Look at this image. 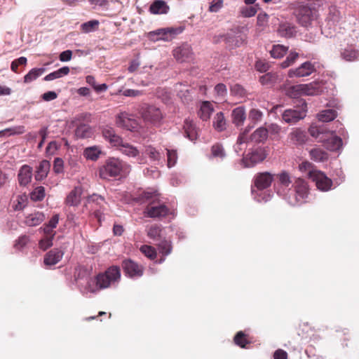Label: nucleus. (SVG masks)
I'll return each mask as SVG.
<instances>
[{"label": "nucleus", "instance_id": "obj_1", "mask_svg": "<svg viewBox=\"0 0 359 359\" xmlns=\"http://www.w3.org/2000/svg\"><path fill=\"white\" fill-rule=\"evenodd\" d=\"M102 135L112 147H118L123 154L130 158H136L137 163L140 164L144 163L145 158L143 155H140V151L137 148L129 143L123 142V140L115 133L112 128H104L102 130Z\"/></svg>", "mask_w": 359, "mask_h": 359}, {"label": "nucleus", "instance_id": "obj_2", "mask_svg": "<svg viewBox=\"0 0 359 359\" xmlns=\"http://www.w3.org/2000/svg\"><path fill=\"white\" fill-rule=\"evenodd\" d=\"M130 165L118 158H111L100 169V176L102 179L111 177L125 176L130 172Z\"/></svg>", "mask_w": 359, "mask_h": 359}, {"label": "nucleus", "instance_id": "obj_3", "mask_svg": "<svg viewBox=\"0 0 359 359\" xmlns=\"http://www.w3.org/2000/svg\"><path fill=\"white\" fill-rule=\"evenodd\" d=\"M144 198L146 200H151L147 208L145 213L151 218L163 217L169 215L168 208L163 203H161L158 199V194L156 192L147 191L144 194ZM172 214V212H170Z\"/></svg>", "mask_w": 359, "mask_h": 359}, {"label": "nucleus", "instance_id": "obj_4", "mask_svg": "<svg viewBox=\"0 0 359 359\" xmlns=\"http://www.w3.org/2000/svg\"><path fill=\"white\" fill-rule=\"evenodd\" d=\"M101 289L114 286L121 278V271L118 267H109L105 272L97 275Z\"/></svg>", "mask_w": 359, "mask_h": 359}, {"label": "nucleus", "instance_id": "obj_5", "mask_svg": "<svg viewBox=\"0 0 359 359\" xmlns=\"http://www.w3.org/2000/svg\"><path fill=\"white\" fill-rule=\"evenodd\" d=\"M307 113V104L306 102H303L301 107L297 109H286L283 115V119L285 122L293 124L299 121L304 118Z\"/></svg>", "mask_w": 359, "mask_h": 359}, {"label": "nucleus", "instance_id": "obj_6", "mask_svg": "<svg viewBox=\"0 0 359 359\" xmlns=\"http://www.w3.org/2000/svg\"><path fill=\"white\" fill-rule=\"evenodd\" d=\"M142 118L145 122L156 124L163 118L159 108L154 105L143 104L140 109Z\"/></svg>", "mask_w": 359, "mask_h": 359}, {"label": "nucleus", "instance_id": "obj_7", "mask_svg": "<svg viewBox=\"0 0 359 359\" xmlns=\"http://www.w3.org/2000/svg\"><path fill=\"white\" fill-rule=\"evenodd\" d=\"M294 189L295 198L289 201V203L292 205H297L302 203L304 201V199L307 197L309 193L307 184L301 178L296 180L294 182Z\"/></svg>", "mask_w": 359, "mask_h": 359}, {"label": "nucleus", "instance_id": "obj_8", "mask_svg": "<svg viewBox=\"0 0 359 359\" xmlns=\"http://www.w3.org/2000/svg\"><path fill=\"white\" fill-rule=\"evenodd\" d=\"M310 179L316 183L318 189L327 191L331 189L332 181L320 170L311 172Z\"/></svg>", "mask_w": 359, "mask_h": 359}, {"label": "nucleus", "instance_id": "obj_9", "mask_svg": "<svg viewBox=\"0 0 359 359\" xmlns=\"http://www.w3.org/2000/svg\"><path fill=\"white\" fill-rule=\"evenodd\" d=\"M116 123L117 126L130 131L135 130L138 126L134 116L126 111L121 112L116 116Z\"/></svg>", "mask_w": 359, "mask_h": 359}, {"label": "nucleus", "instance_id": "obj_10", "mask_svg": "<svg viewBox=\"0 0 359 359\" xmlns=\"http://www.w3.org/2000/svg\"><path fill=\"white\" fill-rule=\"evenodd\" d=\"M266 157L265 151L263 149H257L249 153L241 160V163L245 168H250L263 161Z\"/></svg>", "mask_w": 359, "mask_h": 359}, {"label": "nucleus", "instance_id": "obj_11", "mask_svg": "<svg viewBox=\"0 0 359 359\" xmlns=\"http://www.w3.org/2000/svg\"><path fill=\"white\" fill-rule=\"evenodd\" d=\"M175 29H161L149 33V38L154 41H168L172 40L175 35L177 34Z\"/></svg>", "mask_w": 359, "mask_h": 359}, {"label": "nucleus", "instance_id": "obj_12", "mask_svg": "<svg viewBox=\"0 0 359 359\" xmlns=\"http://www.w3.org/2000/svg\"><path fill=\"white\" fill-rule=\"evenodd\" d=\"M336 131H327L325 142H322L325 148L330 151H338L342 147V140L340 137L336 136L334 133Z\"/></svg>", "mask_w": 359, "mask_h": 359}, {"label": "nucleus", "instance_id": "obj_13", "mask_svg": "<svg viewBox=\"0 0 359 359\" xmlns=\"http://www.w3.org/2000/svg\"><path fill=\"white\" fill-rule=\"evenodd\" d=\"M297 19L304 27L309 26L313 20V11L307 6H302L297 11Z\"/></svg>", "mask_w": 359, "mask_h": 359}, {"label": "nucleus", "instance_id": "obj_14", "mask_svg": "<svg viewBox=\"0 0 359 359\" xmlns=\"http://www.w3.org/2000/svg\"><path fill=\"white\" fill-rule=\"evenodd\" d=\"M173 55L179 62H187L192 57L191 48L189 44H182L173 50Z\"/></svg>", "mask_w": 359, "mask_h": 359}, {"label": "nucleus", "instance_id": "obj_15", "mask_svg": "<svg viewBox=\"0 0 359 359\" xmlns=\"http://www.w3.org/2000/svg\"><path fill=\"white\" fill-rule=\"evenodd\" d=\"M313 71V65L309 62H306L297 69H290L288 72V76L290 78L307 76Z\"/></svg>", "mask_w": 359, "mask_h": 359}, {"label": "nucleus", "instance_id": "obj_16", "mask_svg": "<svg viewBox=\"0 0 359 359\" xmlns=\"http://www.w3.org/2000/svg\"><path fill=\"white\" fill-rule=\"evenodd\" d=\"M125 273L131 278L140 277L143 273V268L132 260H126L123 263Z\"/></svg>", "mask_w": 359, "mask_h": 359}, {"label": "nucleus", "instance_id": "obj_17", "mask_svg": "<svg viewBox=\"0 0 359 359\" xmlns=\"http://www.w3.org/2000/svg\"><path fill=\"white\" fill-rule=\"evenodd\" d=\"M302 85L304 96L317 95L323 92L324 83L322 81H315Z\"/></svg>", "mask_w": 359, "mask_h": 359}, {"label": "nucleus", "instance_id": "obj_18", "mask_svg": "<svg viewBox=\"0 0 359 359\" xmlns=\"http://www.w3.org/2000/svg\"><path fill=\"white\" fill-rule=\"evenodd\" d=\"M82 192L83 190L81 187H74L67 196L65 203L69 206L79 205L81 203Z\"/></svg>", "mask_w": 359, "mask_h": 359}, {"label": "nucleus", "instance_id": "obj_19", "mask_svg": "<svg viewBox=\"0 0 359 359\" xmlns=\"http://www.w3.org/2000/svg\"><path fill=\"white\" fill-rule=\"evenodd\" d=\"M273 181V175L269 172L258 174L255 179V184L259 190L269 187Z\"/></svg>", "mask_w": 359, "mask_h": 359}, {"label": "nucleus", "instance_id": "obj_20", "mask_svg": "<svg viewBox=\"0 0 359 359\" xmlns=\"http://www.w3.org/2000/svg\"><path fill=\"white\" fill-rule=\"evenodd\" d=\"M18 177L21 186L27 185L32 177V168L28 165H22L19 170Z\"/></svg>", "mask_w": 359, "mask_h": 359}, {"label": "nucleus", "instance_id": "obj_21", "mask_svg": "<svg viewBox=\"0 0 359 359\" xmlns=\"http://www.w3.org/2000/svg\"><path fill=\"white\" fill-rule=\"evenodd\" d=\"M63 256V252L58 250L54 249L48 252L44 257V264L46 266H53L58 263Z\"/></svg>", "mask_w": 359, "mask_h": 359}, {"label": "nucleus", "instance_id": "obj_22", "mask_svg": "<svg viewBox=\"0 0 359 359\" xmlns=\"http://www.w3.org/2000/svg\"><path fill=\"white\" fill-rule=\"evenodd\" d=\"M101 287L98 283V278L96 276L94 278H90L88 280L86 285L81 289V292L83 294H88V293H97L100 291Z\"/></svg>", "mask_w": 359, "mask_h": 359}, {"label": "nucleus", "instance_id": "obj_23", "mask_svg": "<svg viewBox=\"0 0 359 359\" xmlns=\"http://www.w3.org/2000/svg\"><path fill=\"white\" fill-rule=\"evenodd\" d=\"M50 168V163L48 161L43 160L42 161L39 166L36 168L35 179L36 180L40 181L45 179Z\"/></svg>", "mask_w": 359, "mask_h": 359}, {"label": "nucleus", "instance_id": "obj_24", "mask_svg": "<svg viewBox=\"0 0 359 359\" xmlns=\"http://www.w3.org/2000/svg\"><path fill=\"white\" fill-rule=\"evenodd\" d=\"M233 123L236 126H241L243 124L245 118V110L243 107L235 108L231 113Z\"/></svg>", "mask_w": 359, "mask_h": 359}, {"label": "nucleus", "instance_id": "obj_25", "mask_svg": "<svg viewBox=\"0 0 359 359\" xmlns=\"http://www.w3.org/2000/svg\"><path fill=\"white\" fill-rule=\"evenodd\" d=\"M289 138L294 144H302L306 140V135L304 130L295 128L290 133Z\"/></svg>", "mask_w": 359, "mask_h": 359}, {"label": "nucleus", "instance_id": "obj_26", "mask_svg": "<svg viewBox=\"0 0 359 359\" xmlns=\"http://www.w3.org/2000/svg\"><path fill=\"white\" fill-rule=\"evenodd\" d=\"M252 127L253 126H248L240 133L237 142L234 147V149L236 153H239L245 149L244 146L248 140V135Z\"/></svg>", "mask_w": 359, "mask_h": 359}, {"label": "nucleus", "instance_id": "obj_27", "mask_svg": "<svg viewBox=\"0 0 359 359\" xmlns=\"http://www.w3.org/2000/svg\"><path fill=\"white\" fill-rule=\"evenodd\" d=\"M268 137V130L265 127L256 129L250 136V140L256 143L264 142Z\"/></svg>", "mask_w": 359, "mask_h": 359}, {"label": "nucleus", "instance_id": "obj_28", "mask_svg": "<svg viewBox=\"0 0 359 359\" xmlns=\"http://www.w3.org/2000/svg\"><path fill=\"white\" fill-rule=\"evenodd\" d=\"M311 159L316 162H324L328 159V154L323 149L316 147L309 151Z\"/></svg>", "mask_w": 359, "mask_h": 359}, {"label": "nucleus", "instance_id": "obj_29", "mask_svg": "<svg viewBox=\"0 0 359 359\" xmlns=\"http://www.w3.org/2000/svg\"><path fill=\"white\" fill-rule=\"evenodd\" d=\"M184 129L185 131L186 137H188L191 141H194L195 140L197 139L198 133L192 120H185L184 124Z\"/></svg>", "mask_w": 359, "mask_h": 359}, {"label": "nucleus", "instance_id": "obj_30", "mask_svg": "<svg viewBox=\"0 0 359 359\" xmlns=\"http://www.w3.org/2000/svg\"><path fill=\"white\" fill-rule=\"evenodd\" d=\"M169 7L166 3L161 0H156L149 8V11L153 14H165L168 13Z\"/></svg>", "mask_w": 359, "mask_h": 359}, {"label": "nucleus", "instance_id": "obj_31", "mask_svg": "<svg viewBox=\"0 0 359 359\" xmlns=\"http://www.w3.org/2000/svg\"><path fill=\"white\" fill-rule=\"evenodd\" d=\"M44 215L40 212H34L28 215L25 218V223L29 226H37L44 220Z\"/></svg>", "mask_w": 359, "mask_h": 359}, {"label": "nucleus", "instance_id": "obj_32", "mask_svg": "<svg viewBox=\"0 0 359 359\" xmlns=\"http://www.w3.org/2000/svg\"><path fill=\"white\" fill-rule=\"evenodd\" d=\"M341 55L346 61L352 62L359 58V52L353 46H348L341 51Z\"/></svg>", "mask_w": 359, "mask_h": 359}, {"label": "nucleus", "instance_id": "obj_33", "mask_svg": "<svg viewBox=\"0 0 359 359\" xmlns=\"http://www.w3.org/2000/svg\"><path fill=\"white\" fill-rule=\"evenodd\" d=\"M213 111V107L210 102H203L200 107L199 116L203 121H207L210 118V115Z\"/></svg>", "mask_w": 359, "mask_h": 359}, {"label": "nucleus", "instance_id": "obj_34", "mask_svg": "<svg viewBox=\"0 0 359 359\" xmlns=\"http://www.w3.org/2000/svg\"><path fill=\"white\" fill-rule=\"evenodd\" d=\"M337 116V111L334 109H325L321 111L317 116L318 119L321 122H329L334 120Z\"/></svg>", "mask_w": 359, "mask_h": 359}, {"label": "nucleus", "instance_id": "obj_35", "mask_svg": "<svg viewBox=\"0 0 359 359\" xmlns=\"http://www.w3.org/2000/svg\"><path fill=\"white\" fill-rule=\"evenodd\" d=\"M69 73V68L68 67H63L59 69L51 72L44 77V80L49 81L56 79L61 78L64 76L67 75Z\"/></svg>", "mask_w": 359, "mask_h": 359}, {"label": "nucleus", "instance_id": "obj_36", "mask_svg": "<svg viewBox=\"0 0 359 359\" xmlns=\"http://www.w3.org/2000/svg\"><path fill=\"white\" fill-rule=\"evenodd\" d=\"M45 72L44 68H34L32 69L25 76L24 82L26 83H31L36 80L38 77L43 74Z\"/></svg>", "mask_w": 359, "mask_h": 359}, {"label": "nucleus", "instance_id": "obj_37", "mask_svg": "<svg viewBox=\"0 0 359 359\" xmlns=\"http://www.w3.org/2000/svg\"><path fill=\"white\" fill-rule=\"evenodd\" d=\"M101 154V150L98 147L93 146L87 147L83 151V156L88 160L96 161L100 154Z\"/></svg>", "mask_w": 359, "mask_h": 359}, {"label": "nucleus", "instance_id": "obj_38", "mask_svg": "<svg viewBox=\"0 0 359 359\" xmlns=\"http://www.w3.org/2000/svg\"><path fill=\"white\" fill-rule=\"evenodd\" d=\"M309 132L311 136L317 139L319 142L322 143L325 142V136L326 135V132H323V130L318 126L313 125L311 126Z\"/></svg>", "mask_w": 359, "mask_h": 359}, {"label": "nucleus", "instance_id": "obj_39", "mask_svg": "<svg viewBox=\"0 0 359 359\" xmlns=\"http://www.w3.org/2000/svg\"><path fill=\"white\" fill-rule=\"evenodd\" d=\"M25 132L24 126H18L8 128L0 131V137L2 136H11L15 135H21Z\"/></svg>", "mask_w": 359, "mask_h": 359}, {"label": "nucleus", "instance_id": "obj_40", "mask_svg": "<svg viewBox=\"0 0 359 359\" xmlns=\"http://www.w3.org/2000/svg\"><path fill=\"white\" fill-rule=\"evenodd\" d=\"M285 93L292 98H297L303 95L302 85L298 84L285 88Z\"/></svg>", "mask_w": 359, "mask_h": 359}, {"label": "nucleus", "instance_id": "obj_41", "mask_svg": "<svg viewBox=\"0 0 359 359\" xmlns=\"http://www.w3.org/2000/svg\"><path fill=\"white\" fill-rule=\"evenodd\" d=\"M226 121L222 112L217 113L213 121V126L215 130L222 131L226 128Z\"/></svg>", "mask_w": 359, "mask_h": 359}, {"label": "nucleus", "instance_id": "obj_42", "mask_svg": "<svg viewBox=\"0 0 359 359\" xmlns=\"http://www.w3.org/2000/svg\"><path fill=\"white\" fill-rule=\"evenodd\" d=\"M288 48L287 46L277 44L273 45L272 50L270 51L271 57L274 58H280L287 53Z\"/></svg>", "mask_w": 359, "mask_h": 359}, {"label": "nucleus", "instance_id": "obj_43", "mask_svg": "<svg viewBox=\"0 0 359 359\" xmlns=\"http://www.w3.org/2000/svg\"><path fill=\"white\" fill-rule=\"evenodd\" d=\"M99 21L97 20H90L81 25V30L85 33L92 32L96 30L99 26Z\"/></svg>", "mask_w": 359, "mask_h": 359}, {"label": "nucleus", "instance_id": "obj_44", "mask_svg": "<svg viewBox=\"0 0 359 359\" xmlns=\"http://www.w3.org/2000/svg\"><path fill=\"white\" fill-rule=\"evenodd\" d=\"M162 229L157 224L151 225L147 229V236L154 240L158 238L161 236Z\"/></svg>", "mask_w": 359, "mask_h": 359}, {"label": "nucleus", "instance_id": "obj_45", "mask_svg": "<svg viewBox=\"0 0 359 359\" xmlns=\"http://www.w3.org/2000/svg\"><path fill=\"white\" fill-rule=\"evenodd\" d=\"M278 31L280 35L285 37H290L292 36L294 29V27H292L290 25L287 23H283L280 25Z\"/></svg>", "mask_w": 359, "mask_h": 359}, {"label": "nucleus", "instance_id": "obj_46", "mask_svg": "<svg viewBox=\"0 0 359 359\" xmlns=\"http://www.w3.org/2000/svg\"><path fill=\"white\" fill-rule=\"evenodd\" d=\"M167 151V165L168 168L173 167L177 161L176 150L166 149Z\"/></svg>", "mask_w": 359, "mask_h": 359}, {"label": "nucleus", "instance_id": "obj_47", "mask_svg": "<svg viewBox=\"0 0 359 359\" xmlns=\"http://www.w3.org/2000/svg\"><path fill=\"white\" fill-rule=\"evenodd\" d=\"M45 197V189L43 187H37L31 193V199L34 201H40Z\"/></svg>", "mask_w": 359, "mask_h": 359}, {"label": "nucleus", "instance_id": "obj_48", "mask_svg": "<svg viewBox=\"0 0 359 359\" xmlns=\"http://www.w3.org/2000/svg\"><path fill=\"white\" fill-rule=\"evenodd\" d=\"M264 114L257 109H252L249 111V119L254 123H257L262 120Z\"/></svg>", "mask_w": 359, "mask_h": 359}, {"label": "nucleus", "instance_id": "obj_49", "mask_svg": "<svg viewBox=\"0 0 359 359\" xmlns=\"http://www.w3.org/2000/svg\"><path fill=\"white\" fill-rule=\"evenodd\" d=\"M299 170L302 172H306V175L309 179L311 172L317 171V170L313 169V164L307 161H303L299 165Z\"/></svg>", "mask_w": 359, "mask_h": 359}, {"label": "nucleus", "instance_id": "obj_50", "mask_svg": "<svg viewBox=\"0 0 359 359\" xmlns=\"http://www.w3.org/2000/svg\"><path fill=\"white\" fill-rule=\"evenodd\" d=\"M145 153L153 161H158L161 159L160 153L153 147L148 146L145 149Z\"/></svg>", "mask_w": 359, "mask_h": 359}, {"label": "nucleus", "instance_id": "obj_51", "mask_svg": "<svg viewBox=\"0 0 359 359\" xmlns=\"http://www.w3.org/2000/svg\"><path fill=\"white\" fill-rule=\"evenodd\" d=\"M140 251L148 258L154 259L156 257V252L154 248L149 245H143L140 248Z\"/></svg>", "mask_w": 359, "mask_h": 359}, {"label": "nucleus", "instance_id": "obj_52", "mask_svg": "<svg viewBox=\"0 0 359 359\" xmlns=\"http://www.w3.org/2000/svg\"><path fill=\"white\" fill-rule=\"evenodd\" d=\"M212 156L215 158L222 159L225 156V152L222 145L215 144L212 147Z\"/></svg>", "mask_w": 359, "mask_h": 359}, {"label": "nucleus", "instance_id": "obj_53", "mask_svg": "<svg viewBox=\"0 0 359 359\" xmlns=\"http://www.w3.org/2000/svg\"><path fill=\"white\" fill-rule=\"evenodd\" d=\"M158 250L160 253L162 255L167 256L172 251V246L170 242L167 241H163L158 245Z\"/></svg>", "mask_w": 359, "mask_h": 359}, {"label": "nucleus", "instance_id": "obj_54", "mask_svg": "<svg viewBox=\"0 0 359 359\" xmlns=\"http://www.w3.org/2000/svg\"><path fill=\"white\" fill-rule=\"evenodd\" d=\"M257 6H250V7H243L241 9V15L245 18H250L254 16L257 12V9L256 8Z\"/></svg>", "mask_w": 359, "mask_h": 359}, {"label": "nucleus", "instance_id": "obj_55", "mask_svg": "<svg viewBox=\"0 0 359 359\" xmlns=\"http://www.w3.org/2000/svg\"><path fill=\"white\" fill-rule=\"evenodd\" d=\"M234 342L241 348H245L246 344L248 343L243 332H239L237 333L234 337Z\"/></svg>", "mask_w": 359, "mask_h": 359}, {"label": "nucleus", "instance_id": "obj_56", "mask_svg": "<svg viewBox=\"0 0 359 359\" xmlns=\"http://www.w3.org/2000/svg\"><path fill=\"white\" fill-rule=\"evenodd\" d=\"M280 183L284 187H289L292 183L290 176L287 172H282L278 175Z\"/></svg>", "mask_w": 359, "mask_h": 359}, {"label": "nucleus", "instance_id": "obj_57", "mask_svg": "<svg viewBox=\"0 0 359 359\" xmlns=\"http://www.w3.org/2000/svg\"><path fill=\"white\" fill-rule=\"evenodd\" d=\"M223 6V0H212L210 3L209 11L212 13L218 12Z\"/></svg>", "mask_w": 359, "mask_h": 359}, {"label": "nucleus", "instance_id": "obj_58", "mask_svg": "<svg viewBox=\"0 0 359 359\" xmlns=\"http://www.w3.org/2000/svg\"><path fill=\"white\" fill-rule=\"evenodd\" d=\"M53 238L45 236L43 238L41 239L39 243V248L43 250H46L51 247L53 245Z\"/></svg>", "mask_w": 359, "mask_h": 359}, {"label": "nucleus", "instance_id": "obj_59", "mask_svg": "<svg viewBox=\"0 0 359 359\" xmlns=\"http://www.w3.org/2000/svg\"><path fill=\"white\" fill-rule=\"evenodd\" d=\"M64 168V162L62 158H56L54 160L53 170L55 173H62Z\"/></svg>", "mask_w": 359, "mask_h": 359}, {"label": "nucleus", "instance_id": "obj_60", "mask_svg": "<svg viewBox=\"0 0 359 359\" xmlns=\"http://www.w3.org/2000/svg\"><path fill=\"white\" fill-rule=\"evenodd\" d=\"M269 15L266 13H260L257 18V24L259 27H264L268 23Z\"/></svg>", "mask_w": 359, "mask_h": 359}, {"label": "nucleus", "instance_id": "obj_61", "mask_svg": "<svg viewBox=\"0 0 359 359\" xmlns=\"http://www.w3.org/2000/svg\"><path fill=\"white\" fill-rule=\"evenodd\" d=\"M268 130V135H278L281 131V127L276 123H271L266 128Z\"/></svg>", "mask_w": 359, "mask_h": 359}, {"label": "nucleus", "instance_id": "obj_62", "mask_svg": "<svg viewBox=\"0 0 359 359\" xmlns=\"http://www.w3.org/2000/svg\"><path fill=\"white\" fill-rule=\"evenodd\" d=\"M215 91L219 97H224L227 93V89L224 84L218 83L215 87Z\"/></svg>", "mask_w": 359, "mask_h": 359}, {"label": "nucleus", "instance_id": "obj_63", "mask_svg": "<svg viewBox=\"0 0 359 359\" xmlns=\"http://www.w3.org/2000/svg\"><path fill=\"white\" fill-rule=\"evenodd\" d=\"M88 203H95L96 205H101L104 203V198L97 194H93L88 197Z\"/></svg>", "mask_w": 359, "mask_h": 359}, {"label": "nucleus", "instance_id": "obj_64", "mask_svg": "<svg viewBox=\"0 0 359 359\" xmlns=\"http://www.w3.org/2000/svg\"><path fill=\"white\" fill-rule=\"evenodd\" d=\"M29 241V238L28 236H22L16 241V243L15 244V247L17 249L20 250V249L22 248L23 247H25Z\"/></svg>", "mask_w": 359, "mask_h": 359}]
</instances>
